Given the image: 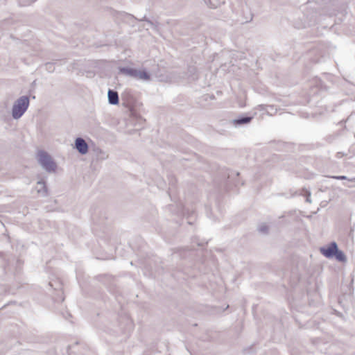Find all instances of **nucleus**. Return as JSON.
<instances>
[{
	"label": "nucleus",
	"mask_w": 355,
	"mask_h": 355,
	"mask_svg": "<svg viewBox=\"0 0 355 355\" xmlns=\"http://www.w3.org/2000/svg\"><path fill=\"white\" fill-rule=\"evenodd\" d=\"M29 106V98L26 96L19 97L13 104L12 108V116L18 119L22 116Z\"/></svg>",
	"instance_id": "1"
},
{
	"label": "nucleus",
	"mask_w": 355,
	"mask_h": 355,
	"mask_svg": "<svg viewBox=\"0 0 355 355\" xmlns=\"http://www.w3.org/2000/svg\"><path fill=\"white\" fill-rule=\"evenodd\" d=\"M38 162L42 167L47 172H54L56 169V164L51 157L45 151L40 150L37 153Z\"/></svg>",
	"instance_id": "2"
},
{
	"label": "nucleus",
	"mask_w": 355,
	"mask_h": 355,
	"mask_svg": "<svg viewBox=\"0 0 355 355\" xmlns=\"http://www.w3.org/2000/svg\"><path fill=\"white\" fill-rule=\"evenodd\" d=\"M338 245L336 242H331L328 246L320 248L321 253L327 258H332L336 252Z\"/></svg>",
	"instance_id": "3"
},
{
	"label": "nucleus",
	"mask_w": 355,
	"mask_h": 355,
	"mask_svg": "<svg viewBox=\"0 0 355 355\" xmlns=\"http://www.w3.org/2000/svg\"><path fill=\"white\" fill-rule=\"evenodd\" d=\"M75 148L81 155H85L88 152V144L85 140L81 137H78L75 140Z\"/></svg>",
	"instance_id": "4"
},
{
	"label": "nucleus",
	"mask_w": 355,
	"mask_h": 355,
	"mask_svg": "<svg viewBox=\"0 0 355 355\" xmlns=\"http://www.w3.org/2000/svg\"><path fill=\"white\" fill-rule=\"evenodd\" d=\"M108 102L111 105H117L119 103V95L117 92L109 89L107 92Z\"/></svg>",
	"instance_id": "5"
},
{
	"label": "nucleus",
	"mask_w": 355,
	"mask_h": 355,
	"mask_svg": "<svg viewBox=\"0 0 355 355\" xmlns=\"http://www.w3.org/2000/svg\"><path fill=\"white\" fill-rule=\"evenodd\" d=\"M135 78L148 81L150 79V73L146 70H137Z\"/></svg>",
	"instance_id": "6"
},
{
	"label": "nucleus",
	"mask_w": 355,
	"mask_h": 355,
	"mask_svg": "<svg viewBox=\"0 0 355 355\" xmlns=\"http://www.w3.org/2000/svg\"><path fill=\"white\" fill-rule=\"evenodd\" d=\"M252 119V116H241L233 120V123L235 125H243L250 123Z\"/></svg>",
	"instance_id": "7"
},
{
	"label": "nucleus",
	"mask_w": 355,
	"mask_h": 355,
	"mask_svg": "<svg viewBox=\"0 0 355 355\" xmlns=\"http://www.w3.org/2000/svg\"><path fill=\"white\" fill-rule=\"evenodd\" d=\"M37 191L42 196H46L47 194V189L43 181H38L36 186Z\"/></svg>",
	"instance_id": "8"
},
{
	"label": "nucleus",
	"mask_w": 355,
	"mask_h": 355,
	"mask_svg": "<svg viewBox=\"0 0 355 355\" xmlns=\"http://www.w3.org/2000/svg\"><path fill=\"white\" fill-rule=\"evenodd\" d=\"M119 71L124 75L135 78L137 69L130 67H121L119 69Z\"/></svg>",
	"instance_id": "9"
},
{
	"label": "nucleus",
	"mask_w": 355,
	"mask_h": 355,
	"mask_svg": "<svg viewBox=\"0 0 355 355\" xmlns=\"http://www.w3.org/2000/svg\"><path fill=\"white\" fill-rule=\"evenodd\" d=\"M334 257L336 259L340 261V262H346L347 261V257L344 252L341 250H339L338 248L336 250V254H334Z\"/></svg>",
	"instance_id": "10"
},
{
	"label": "nucleus",
	"mask_w": 355,
	"mask_h": 355,
	"mask_svg": "<svg viewBox=\"0 0 355 355\" xmlns=\"http://www.w3.org/2000/svg\"><path fill=\"white\" fill-rule=\"evenodd\" d=\"M262 110H265L268 114L272 115L276 113L277 109L274 107L273 105H260Z\"/></svg>",
	"instance_id": "11"
},
{
	"label": "nucleus",
	"mask_w": 355,
	"mask_h": 355,
	"mask_svg": "<svg viewBox=\"0 0 355 355\" xmlns=\"http://www.w3.org/2000/svg\"><path fill=\"white\" fill-rule=\"evenodd\" d=\"M300 195H303V196H305L306 197V201L309 203H311V192L307 190L306 189L304 188L302 191V192L300 193Z\"/></svg>",
	"instance_id": "12"
},
{
	"label": "nucleus",
	"mask_w": 355,
	"mask_h": 355,
	"mask_svg": "<svg viewBox=\"0 0 355 355\" xmlns=\"http://www.w3.org/2000/svg\"><path fill=\"white\" fill-rule=\"evenodd\" d=\"M258 230L260 233L267 234L268 232V227L266 224H261L259 225Z\"/></svg>",
	"instance_id": "13"
},
{
	"label": "nucleus",
	"mask_w": 355,
	"mask_h": 355,
	"mask_svg": "<svg viewBox=\"0 0 355 355\" xmlns=\"http://www.w3.org/2000/svg\"><path fill=\"white\" fill-rule=\"evenodd\" d=\"M97 156H98V159H106L108 158L107 153L102 150H100L98 151Z\"/></svg>",
	"instance_id": "14"
},
{
	"label": "nucleus",
	"mask_w": 355,
	"mask_h": 355,
	"mask_svg": "<svg viewBox=\"0 0 355 355\" xmlns=\"http://www.w3.org/2000/svg\"><path fill=\"white\" fill-rule=\"evenodd\" d=\"M36 0H19V4L21 6H26L31 5L32 3L35 2Z\"/></svg>",
	"instance_id": "15"
},
{
	"label": "nucleus",
	"mask_w": 355,
	"mask_h": 355,
	"mask_svg": "<svg viewBox=\"0 0 355 355\" xmlns=\"http://www.w3.org/2000/svg\"><path fill=\"white\" fill-rule=\"evenodd\" d=\"M331 178L336 180H347L350 182H355V178L349 179L347 176L345 175L332 176Z\"/></svg>",
	"instance_id": "16"
},
{
	"label": "nucleus",
	"mask_w": 355,
	"mask_h": 355,
	"mask_svg": "<svg viewBox=\"0 0 355 355\" xmlns=\"http://www.w3.org/2000/svg\"><path fill=\"white\" fill-rule=\"evenodd\" d=\"M147 23L153 28H156V26L150 20H146Z\"/></svg>",
	"instance_id": "17"
},
{
	"label": "nucleus",
	"mask_w": 355,
	"mask_h": 355,
	"mask_svg": "<svg viewBox=\"0 0 355 355\" xmlns=\"http://www.w3.org/2000/svg\"><path fill=\"white\" fill-rule=\"evenodd\" d=\"M46 67H49V69H50V68H51L52 64H51V63H48V64H46Z\"/></svg>",
	"instance_id": "18"
}]
</instances>
